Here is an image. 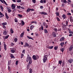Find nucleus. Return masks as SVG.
<instances>
[{"mask_svg": "<svg viewBox=\"0 0 73 73\" xmlns=\"http://www.w3.org/2000/svg\"><path fill=\"white\" fill-rule=\"evenodd\" d=\"M10 32H11V34H12L14 32V31H13V30L12 29H10Z\"/></svg>", "mask_w": 73, "mask_h": 73, "instance_id": "obj_23", "label": "nucleus"}, {"mask_svg": "<svg viewBox=\"0 0 73 73\" xmlns=\"http://www.w3.org/2000/svg\"><path fill=\"white\" fill-rule=\"evenodd\" d=\"M61 31V29H59L58 30V32Z\"/></svg>", "mask_w": 73, "mask_h": 73, "instance_id": "obj_56", "label": "nucleus"}, {"mask_svg": "<svg viewBox=\"0 0 73 73\" xmlns=\"http://www.w3.org/2000/svg\"><path fill=\"white\" fill-rule=\"evenodd\" d=\"M9 36V35H8L7 36H5V38H6V39H7V38H8Z\"/></svg>", "mask_w": 73, "mask_h": 73, "instance_id": "obj_39", "label": "nucleus"}, {"mask_svg": "<svg viewBox=\"0 0 73 73\" xmlns=\"http://www.w3.org/2000/svg\"><path fill=\"white\" fill-rule=\"evenodd\" d=\"M26 61L27 62H28L29 61V63L28 64L27 66V69H29V66H30V64H31L32 62V60L31 57L28 56L27 58Z\"/></svg>", "mask_w": 73, "mask_h": 73, "instance_id": "obj_1", "label": "nucleus"}, {"mask_svg": "<svg viewBox=\"0 0 73 73\" xmlns=\"http://www.w3.org/2000/svg\"><path fill=\"white\" fill-rule=\"evenodd\" d=\"M3 25H7V23L6 22L3 23H2Z\"/></svg>", "mask_w": 73, "mask_h": 73, "instance_id": "obj_20", "label": "nucleus"}, {"mask_svg": "<svg viewBox=\"0 0 73 73\" xmlns=\"http://www.w3.org/2000/svg\"><path fill=\"white\" fill-rule=\"evenodd\" d=\"M23 57H24V54H22L21 56V58H23Z\"/></svg>", "mask_w": 73, "mask_h": 73, "instance_id": "obj_48", "label": "nucleus"}, {"mask_svg": "<svg viewBox=\"0 0 73 73\" xmlns=\"http://www.w3.org/2000/svg\"><path fill=\"white\" fill-rule=\"evenodd\" d=\"M70 21H72V16H70Z\"/></svg>", "mask_w": 73, "mask_h": 73, "instance_id": "obj_43", "label": "nucleus"}, {"mask_svg": "<svg viewBox=\"0 0 73 73\" xmlns=\"http://www.w3.org/2000/svg\"><path fill=\"white\" fill-rule=\"evenodd\" d=\"M21 45H23V44H24V43H23V42H21Z\"/></svg>", "mask_w": 73, "mask_h": 73, "instance_id": "obj_64", "label": "nucleus"}, {"mask_svg": "<svg viewBox=\"0 0 73 73\" xmlns=\"http://www.w3.org/2000/svg\"><path fill=\"white\" fill-rule=\"evenodd\" d=\"M62 61L60 60L58 62L59 64H60V65H61L62 64Z\"/></svg>", "mask_w": 73, "mask_h": 73, "instance_id": "obj_33", "label": "nucleus"}, {"mask_svg": "<svg viewBox=\"0 0 73 73\" xmlns=\"http://www.w3.org/2000/svg\"><path fill=\"white\" fill-rule=\"evenodd\" d=\"M10 68H11V67L9 66H8V70H10Z\"/></svg>", "mask_w": 73, "mask_h": 73, "instance_id": "obj_61", "label": "nucleus"}, {"mask_svg": "<svg viewBox=\"0 0 73 73\" xmlns=\"http://www.w3.org/2000/svg\"><path fill=\"white\" fill-rule=\"evenodd\" d=\"M14 40L15 42H17V38H15L14 39Z\"/></svg>", "mask_w": 73, "mask_h": 73, "instance_id": "obj_36", "label": "nucleus"}, {"mask_svg": "<svg viewBox=\"0 0 73 73\" xmlns=\"http://www.w3.org/2000/svg\"><path fill=\"white\" fill-rule=\"evenodd\" d=\"M56 19L58 21H60V19L58 17H57L56 18Z\"/></svg>", "mask_w": 73, "mask_h": 73, "instance_id": "obj_40", "label": "nucleus"}, {"mask_svg": "<svg viewBox=\"0 0 73 73\" xmlns=\"http://www.w3.org/2000/svg\"><path fill=\"white\" fill-rule=\"evenodd\" d=\"M11 53H15V50L13 49H12L11 50Z\"/></svg>", "mask_w": 73, "mask_h": 73, "instance_id": "obj_19", "label": "nucleus"}, {"mask_svg": "<svg viewBox=\"0 0 73 73\" xmlns=\"http://www.w3.org/2000/svg\"><path fill=\"white\" fill-rule=\"evenodd\" d=\"M66 26L65 25H63L62 26V29L63 30H65V29L66 28Z\"/></svg>", "mask_w": 73, "mask_h": 73, "instance_id": "obj_9", "label": "nucleus"}, {"mask_svg": "<svg viewBox=\"0 0 73 73\" xmlns=\"http://www.w3.org/2000/svg\"><path fill=\"white\" fill-rule=\"evenodd\" d=\"M0 8L1 9L2 11H3V10L4 9H3V6H2V5H0Z\"/></svg>", "mask_w": 73, "mask_h": 73, "instance_id": "obj_22", "label": "nucleus"}, {"mask_svg": "<svg viewBox=\"0 0 73 73\" xmlns=\"http://www.w3.org/2000/svg\"><path fill=\"white\" fill-rule=\"evenodd\" d=\"M43 26H45V25H46V24H45V22L43 23Z\"/></svg>", "mask_w": 73, "mask_h": 73, "instance_id": "obj_55", "label": "nucleus"}, {"mask_svg": "<svg viewBox=\"0 0 73 73\" xmlns=\"http://www.w3.org/2000/svg\"><path fill=\"white\" fill-rule=\"evenodd\" d=\"M29 11H30V9L29 8L28 9L27 11V13H28Z\"/></svg>", "mask_w": 73, "mask_h": 73, "instance_id": "obj_35", "label": "nucleus"}, {"mask_svg": "<svg viewBox=\"0 0 73 73\" xmlns=\"http://www.w3.org/2000/svg\"><path fill=\"white\" fill-rule=\"evenodd\" d=\"M3 3H3V4H5L6 5H7L8 4L7 3L5 2V1L4 0H3Z\"/></svg>", "mask_w": 73, "mask_h": 73, "instance_id": "obj_26", "label": "nucleus"}, {"mask_svg": "<svg viewBox=\"0 0 73 73\" xmlns=\"http://www.w3.org/2000/svg\"><path fill=\"white\" fill-rule=\"evenodd\" d=\"M18 62H18V61H16V64L17 65H18Z\"/></svg>", "mask_w": 73, "mask_h": 73, "instance_id": "obj_52", "label": "nucleus"}, {"mask_svg": "<svg viewBox=\"0 0 73 73\" xmlns=\"http://www.w3.org/2000/svg\"><path fill=\"white\" fill-rule=\"evenodd\" d=\"M15 22L16 23H17V22H18V21H17V19H15Z\"/></svg>", "mask_w": 73, "mask_h": 73, "instance_id": "obj_50", "label": "nucleus"}, {"mask_svg": "<svg viewBox=\"0 0 73 73\" xmlns=\"http://www.w3.org/2000/svg\"><path fill=\"white\" fill-rule=\"evenodd\" d=\"M11 64V60H9V61H8V65H10Z\"/></svg>", "mask_w": 73, "mask_h": 73, "instance_id": "obj_32", "label": "nucleus"}, {"mask_svg": "<svg viewBox=\"0 0 73 73\" xmlns=\"http://www.w3.org/2000/svg\"><path fill=\"white\" fill-rule=\"evenodd\" d=\"M68 62H69V63H72V62H73V59H69L68 60Z\"/></svg>", "mask_w": 73, "mask_h": 73, "instance_id": "obj_6", "label": "nucleus"}, {"mask_svg": "<svg viewBox=\"0 0 73 73\" xmlns=\"http://www.w3.org/2000/svg\"><path fill=\"white\" fill-rule=\"evenodd\" d=\"M0 15H1V16H0V18L3 17V16H4L3 14L2 13L1 11H0Z\"/></svg>", "mask_w": 73, "mask_h": 73, "instance_id": "obj_12", "label": "nucleus"}, {"mask_svg": "<svg viewBox=\"0 0 73 73\" xmlns=\"http://www.w3.org/2000/svg\"><path fill=\"white\" fill-rule=\"evenodd\" d=\"M21 24L22 25H24V24H25V23H24L23 21H22L21 22Z\"/></svg>", "mask_w": 73, "mask_h": 73, "instance_id": "obj_38", "label": "nucleus"}, {"mask_svg": "<svg viewBox=\"0 0 73 73\" xmlns=\"http://www.w3.org/2000/svg\"><path fill=\"white\" fill-rule=\"evenodd\" d=\"M7 34V30L5 29L3 32V35H6Z\"/></svg>", "mask_w": 73, "mask_h": 73, "instance_id": "obj_4", "label": "nucleus"}, {"mask_svg": "<svg viewBox=\"0 0 73 73\" xmlns=\"http://www.w3.org/2000/svg\"><path fill=\"white\" fill-rule=\"evenodd\" d=\"M24 33H22L21 34V37H23V36H24Z\"/></svg>", "mask_w": 73, "mask_h": 73, "instance_id": "obj_34", "label": "nucleus"}, {"mask_svg": "<svg viewBox=\"0 0 73 73\" xmlns=\"http://www.w3.org/2000/svg\"><path fill=\"white\" fill-rule=\"evenodd\" d=\"M44 33H48V31H47V30L46 29L44 30Z\"/></svg>", "mask_w": 73, "mask_h": 73, "instance_id": "obj_30", "label": "nucleus"}, {"mask_svg": "<svg viewBox=\"0 0 73 73\" xmlns=\"http://www.w3.org/2000/svg\"><path fill=\"white\" fill-rule=\"evenodd\" d=\"M64 39H65V38L64 37H62L60 39V41H64Z\"/></svg>", "mask_w": 73, "mask_h": 73, "instance_id": "obj_13", "label": "nucleus"}, {"mask_svg": "<svg viewBox=\"0 0 73 73\" xmlns=\"http://www.w3.org/2000/svg\"><path fill=\"white\" fill-rule=\"evenodd\" d=\"M4 48L5 50H7V45L5 44H4Z\"/></svg>", "mask_w": 73, "mask_h": 73, "instance_id": "obj_21", "label": "nucleus"}, {"mask_svg": "<svg viewBox=\"0 0 73 73\" xmlns=\"http://www.w3.org/2000/svg\"><path fill=\"white\" fill-rule=\"evenodd\" d=\"M42 15H47V13L44 12V11L42 12Z\"/></svg>", "mask_w": 73, "mask_h": 73, "instance_id": "obj_14", "label": "nucleus"}, {"mask_svg": "<svg viewBox=\"0 0 73 73\" xmlns=\"http://www.w3.org/2000/svg\"><path fill=\"white\" fill-rule=\"evenodd\" d=\"M53 46H50L49 47H48V49H53Z\"/></svg>", "mask_w": 73, "mask_h": 73, "instance_id": "obj_25", "label": "nucleus"}, {"mask_svg": "<svg viewBox=\"0 0 73 73\" xmlns=\"http://www.w3.org/2000/svg\"><path fill=\"white\" fill-rule=\"evenodd\" d=\"M10 57L11 58H15V57L13 56V54H11L10 55Z\"/></svg>", "mask_w": 73, "mask_h": 73, "instance_id": "obj_18", "label": "nucleus"}, {"mask_svg": "<svg viewBox=\"0 0 73 73\" xmlns=\"http://www.w3.org/2000/svg\"><path fill=\"white\" fill-rule=\"evenodd\" d=\"M17 8H18V9H20V7H21V6H17Z\"/></svg>", "mask_w": 73, "mask_h": 73, "instance_id": "obj_60", "label": "nucleus"}, {"mask_svg": "<svg viewBox=\"0 0 73 73\" xmlns=\"http://www.w3.org/2000/svg\"><path fill=\"white\" fill-rule=\"evenodd\" d=\"M62 3H65V4L67 3V1H66V0H62Z\"/></svg>", "mask_w": 73, "mask_h": 73, "instance_id": "obj_15", "label": "nucleus"}, {"mask_svg": "<svg viewBox=\"0 0 73 73\" xmlns=\"http://www.w3.org/2000/svg\"><path fill=\"white\" fill-rule=\"evenodd\" d=\"M39 58V56L38 55H33V58L34 60H37Z\"/></svg>", "mask_w": 73, "mask_h": 73, "instance_id": "obj_3", "label": "nucleus"}, {"mask_svg": "<svg viewBox=\"0 0 73 73\" xmlns=\"http://www.w3.org/2000/svg\"><path fill=\"white\" fill-rule=\"evenodd\" d=\"M12 8L13 9L15 8L16 6L14 4H12L11 5Z\"/></svg>", "mask_w": 73, "mask_h": 73, "instance_id": "obj_7", "label": "nucleus"}, {"mask_svg": "<svg viewBox=\"0 0 73 73\" xmlns=\"http://www.w3.org/2000/svg\"><path fill=\"white\" fill-rule=\"evenodd\" d=\"M5 16L6 18H7V19H9V17L8 16V15H7V13H5Z\"/></svg>", "mask_w": 73, "mask_h": 73, "instance_id": "obj_16", "label": "nucleus"}, {"mask_svg": "<svg viewBox=\"0 0 73 73\" xmlns=\"http://www.w3.org/2000/svg\"><path fill=\"white\" fill-rule=\"evenodd\" d=\"M41 28L42 30H44V27H43V26H42V25L41 26Z\"/></svg>", "mask_w": 73, "mask_h": 73, "instance_id": "obj_45", "label": "nucleus"}, {"mask_svg": "<svg viewBox=\"0 0 73 73\" xmlns=\"http://www.w3.org/2000/svg\"><path fill=\"white\" fill-rule=\"evenodd\" d=\"M3 28H4V29H6V27H5V25H3Z\"/></svg>", "mask_w": 73, "mask_h": 73, "instance_id": "obj_63", "label": "nucleus"}, {"mask_svg": "<svg viewBox=\"0 0 73 73\" xmlns=\"http://www.w3.org/2000/svg\"><path fill=\"white\" fill-rule=\"evenodd\" d=\"M29 73H32V69L31 68H30L29 69Z\"/></svg>", "mask_w": 73, "mask_h": 73, "instance_id": "obj_28", "label": "nucleus"}, {"mask_svg": "<svg viewBox=\"0 0 73 73\" xmlns=\"http://www.w3.org/2000/svg\"><path fill=\"white\" fill-rule=\"evenodd\" d=\"M56 14L57 16H59V13H58V12L56 13Z\"/></svg>", "mask_w": 73, "mask_h": 73, "instance_id": "obj_46", "label": "nucleus"}, {"mask_svg": "<svg viewBox=\"0 0 73 73\" xmlns=\"http://www.w3.org/2000/svg\"><path fill=\"white\" fill-rule=\"evenodd\" d=\"M20 17H22V15L21 14H19L18 15Z\"/></svg>", "mask_w": 73, "mask_h": 73, "instance_id": "obj_51", "label": "nucleus"}, {"mask_svg": "<svg viewBox=\"0 0 73 73\" xmlns=\"http://www.w3.org/2000/svg\"><path fill=\"white\" fill-rule=\"evenodd\" d=\"M31 23H35V24H37V22L35 21H32Z\"/></svg>", "mask_w": 73, "mask_h": 73, "instance_id": "obj_37", "label": "nucleus"}, {"mask_svg": "<svg viewBox=\"0 0 73 73\" xmlns=\"http://www.w3.org/2000/svg\"><path fill=\"white\" fill-rule=\"evenodd\" d=\"M17 3H21V0H18L17 1Z\"/></svg>", "mask_w": 73, "mask_h": 73, "instance_id": "obj_49", "label": "nucleus"}, {"mask_svg": "<svg viewBox=\"0 0 73 73\" xmlns=\"http://www.w3.org/2000/svg\"><path fill=\"white\" fill-rule=\"evenodd\" d=\"M60 44V45H61V46H63V45H64V42H62Z\"/></svg>", "mask_w": 73, "mask_h": 73, "instance_id": "obj_31", "label": "nucleus"}, {"mask_svg": "<svg viewBox=\"0 0 73 73\" xmlns=\"http://www.w3.org/2000/svg\"><path fill=\"white\" fill-rule=\"evenodd\" d=\"M27 38H29V39H31V40H33V38H32V37H31L29 36H27Z\"/></svg>", "mask_w": 73, "mask_h": 73, "instance_id": "obj_27", "label": "nucleus"}, {"mask_svg": "<svg viewBox=\"0 0 73 73\" xmlns=\"http://www.w3.org/2000/svg\"><path fill=\"white\" fill-rule=\"evenodd\" d=\"M64 65H65V63L64 62V61H63L62 62V67H63L64 66Z\"/></svg>", "mask_w": 73, "mask_h": 73, "instance_id": "obj_29", "label": "nucleus"}, {"mask_svg": "<svg viewBox=\"0 0 73 73\" xmlns=\"http://www.w3.org/2000/svg\"><path fill=\"white\" fill-rule=\"evenodd\" d=\"M54 49L55 50H57V49H58V47H57V46H55L54 47Z\"/></svg>", "mask_w": 73, "mask_h": 73, "instance_id": "obj_47", "label": "nucleus"}, {"mask_svg": "<svg viewBox=\"0 0 73 73\" xmlns=\"http://www.w3.org/2000/svg\"><path fill=\"white\" fill-rule=\"evenodd\" d=\"M62 17L64 19H65L66 18V16L64 14L62 15Z\"/></svg>", "mask_w": 73, "mask_h": 73, "instance_id": "obj_17", "label": "nucleus"}, {"mask_svg": "<svg viewBox=\"0 0 73 73\" xmlns=\"http://www.w3.org/2000/svg\"><path fill=\"white\" fill-rule=\"evenodd\" d=\"M32 1L34 3H36V0H32Z\"/></svg>", "mask_w": 73, "mask_h": 73, "instance_id": "obj_53", "label": "nucleus"}, {"mask_svg": "<svg viewBox=\"0 0 73 73\" xmlns=\"http://www.w3.org/2000/svg\"><path fill=\"white\" fill-rule=\"evenodd\" d=\"M43 60L44 63H45L46 61L48 60V55H44V56Z\"/></svg>", "mask_w": 73, "mask_h": 73, "instance_id": "obj_2", "label": "nucleus"}, {"mask_svg": "<svg viewBox=\"0 0 73 73\" xmlns=\"http://www.w3.org/2000/svg\"><path fill=\"white\" fill-rule=\"evenodd\" d=\"M28 46H29V44L27 42H26L25 43V44L23 46L24 47H27Z\"/></svg>", "mask_w": 73, "mask_h": 73, "instance_id": "obj_5", "label": "nucleus"}, {"mask_svg": "<svg viewBox=\"0 0 73 73\" xmlns=\"http://www.w3.org/2000/svg\"><path fill=\"white\" fill-rule=\"evenodd\" d=\"M73 45H71L70 46V47L69 48V50L70 51H71V50H72V49H73Z\"/></svg>", "mask_w": 73, "mask_h": 73, "instance_id": "obj_8", "label": "nucleus"}, {"mask_svg": "<svg viewBox=\"0 0 73 73\" xmlns=\"http://www.w3.org/2000/svg\"><path fill=\"white\" fill-rule=\"evenodd\" d=\"M30 11H34V10L33 9H30Z\"/></svg>", "mask_w": 73, "mask_h": 73, "instance_id": "obj_54", "label": "nucleus"}, {"mask_svg": "<svg viewBox=\"0 0 73 73\" xmlns=\"http://www.w3.org/2000/svg\"><path fill=\"white\" fill-rule=\"evenodd\" d=\"M40 2V3H43V0H41Z\"/></svg>", "mask_w": 73, "mask_h": 73, "instance_id": "obj_57", "label": "nucleus"}, {"mask_svg": "<svg viewBox=\"0 0 73 73\" xmlns=\"http://www.w3.org/2000/svg\"><path fill=\"white\" fill-rule=\"evenodd\" d=\"M67 15H71V14L69 13H67Z\"/></svg>", "mask_w": 73, "mask_h": 73, "instance_id": "obj_59", "label": "nucleus"}, {"mask_svg": "<svg viewBox=\"0 0 73 73\" xmlns=\"http://www.w3.org/2000/svg\"><path fill=\"white\" fill-rule=\"evenodd\" d=\"M43 2L44 3H46V0H43Z\"/></svg>", "mask_w": 73, "mask_h": 73, "instance_id": "obj_62", "label": "nucleus"}, {"mask_svg": "<svg viewBox=\"0 0 73 73\" xmlns=\"http://www.w3.org/2000/svg\"><path fill=\"white\" fill-rule=\"evenodd\" d=\"M25 50H23L22 51L23 53L24 54H25Z\"/></svg>", "mask_w": 73, "mask_h": 73, "instance_id": "obj_44", "label": "nucleus"}, {"mask_svg": "<svg viewBox=\"0 0 73 73\" xmlns=\"http://www.w3.org/2000/svg\"><path fill=\"white\" fill-rule=\"evenodd\" d=\"M34 27V26L33 25L31 26L30 27V29H31V30H32V29H33V28Z\"/></svg>", "mask_w": 73, "mask_h": 73, "instance_id": "obj_24", "label": "nucleus"}, {"mask_svg": "<svg viewBox=\"0 0 73 73\" xmlns=\"http://www.w3.org/2000/svg\"><path fill=\"white\" fill-rule=\"evenodd\" d=\"M64 48H62L61 49V51H62V52H63L64 51Z\"/></svg>", "mask_w": 73, "mask_h": 73, "instance_id": "obj_42", "label": "nucleus"}, {"mask_svg": "<svg viewBox=\"0 0 73 73\" xmlns=\"http://www.w3.org/2000/svg\"><path fill=\"white\" fill-rule=\"evenodd\" d=\"M66 26H68V21H66Z\"/></svg>", "mask_w": 73, "mask_h": 73, "instance_id": "obj_58", "label": "nucleus"}, {"mask_svg": "<svg viewBox=\"0 0 73 73\" xmlns=\"http://www.w3.org/2000/svg\"><path fill=\"white\" fill-rule=\"evenodd\" d=\"M7 11L9 12H11V8L10 7H7Z\"/></svg>", "mask_w": 73, "mask_h": 73, "instance_id": "obj_10", "label": "nucleus"}, {"mask_svg": "<svg viewBox=\"0 0 73 73\" xmlns=\"http://www.w3.org/2000/svg\"><path fill=\"white\" fill-rule=\"evenodd\" d=\"M52 35L54 37H56V33L54 32H53L52 33Z\"/></svg>", "mask_w": 73, "mask_h": 73, "instance_id": "obj_11", "label": "nucleus"}, {"mask_svg": "<svg viewBox=\"0 0 73 73\" xmlns=\"http://www.w3.org/2000/svg\"><path fill=\"white\" fill-rule=\"evenodd\" d=\"M54 30L55 32H57V28H54Z\"/></svg>", "mask_w": 73, "mask_h": 73, "instance_id": "obj_41", "label": "nucleus"}]
</instances>
